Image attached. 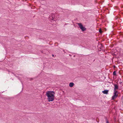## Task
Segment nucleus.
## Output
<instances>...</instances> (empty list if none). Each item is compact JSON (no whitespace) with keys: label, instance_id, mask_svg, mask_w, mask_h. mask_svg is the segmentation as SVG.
<instances>
[{"label":"nucleus","instance_id":"obj_12","mask_svg":"<svg viewBox=\"0 0 123 123\" xmlns=\"http://www.w3.org/2000/svg\"><path fill=\"white\" fill-rule=\"evenodd\" d=\"M106 123H109V122L107 120V119L106 120Z\"/></svg>","mask_w":123,"mask_h":123},{"label":"nucleus","instance_id":"obj_7","mask_svg":"<svg viewBox=\"0 0 123 123\" xmlns=\"http://www.w3.org/2000/svg\"><path fill=\"white\" fill-rule=\"evenodd\" d=\"M74 85V84L73 83L71 82L69 84V86L71 87H72Z\"/></svg>","mask_w":123,"mask_h":123},{"label":"nucleus","instance_id":"obj_3","mask_svg":"<svg viewBox=\"0 0 123 123\" xmlns=\"http://www.w3.org/2000/svg\"><path fill=\"white\" fill-rule=\"evenodd\" d=\"M55 17V16L54 14V13H52L50 15L49 18L50 20H53L54 19Z\"/></svg>","mask_w":123,"mask_h":123},{"label":"nucleus","instance_id":"obj_6","mask_svg":"<svg viewBox=\"0 0 123 123\" xmlns=\"http://www.w3.org/2000/svg\"><path fill=\"white\" fill-rule=\"evenodd\" d=\"M109 91L108 90H105L102 91V92L104 94H107Z\"/></svg>","mask_w":123,"mask_h":123},{"label":"nucleus","instance_id":"obj_2","mask_svg":"<svg viewBox=\"0 0 123 123\" xmlns=\"http://www.w3.org/2000/svg\"><path fill=\"white\" fill-rule=\"evenodd\" d=\"M77 24L82 31H84L86 30V28L83 27L81 23H78Z\"/></svg>","mask_w":123,"mask_h":123},{"label":"nucleus","instance_id":"obj_4","mask_svg":"<svg viewBox=\"0 0 123 123\" xmlns=\"http://www.w3.org/2000/svg\"><path fill=\"white\" fill-rule=\"evenodd\" d=\"M114 91H117L116 90H117L119 88L118 86L116 84H114Z\"/></svg>","mask_w":123,"mask_h":123},{"label":"nucleus","instance_id":"obj_5","mask_svg":"<svg viewBox=\"0 0 123 123\" xmlns=\"http://www.w3.org/2000/svg\"><path fill=\"white\" fill-rule=\"evenodd\" d=\"M113 95L118 96V92L117 91H114Z\"/></svg>","mask_w":123,"mask_h":123},{"label":"nucleus","instance_id":"obj_9","mask_svg":"<svg viewBox=\"0 0 123 123\" xmlns=\"http://www.w3.org/2000/svg\"><path fill=\"white\" fill-rule=\"evenodd\" d=\"M113 75H116V71H114L113 73Z\"/></svg>","mask_w":123,"mask_h":123},{"label":"nucleus","instance_id":"obj_8","mask_svg":"<svg viewBox=\"0 0 123 123\" xmlns=\"http://www.w3.org/2000/svg\"><path fill=\"white\" fill-rule=\"evenodd\" d=\"M117 97V96L113 95L112 97V99L113 100L115 99Z\"/></svg>","mask_w":123,"mask_h":123},{"label":"nucleus","instance_id":"obj_11","mask_svg":"<svg viewBox=\"0 0 123 123\" xmlns=\"http://www.w3.org/2000/svg\"><path fill=\"white\" fill-rule=\"evenodd\" d=\"M99 32L100 33H102V31H101V30H99Z\"/></svg>","mask_w":123,"mask_h":123},{"label":"nucleus","instance_id":"obj_10","mask_svg":"<svg viewBox=\"0 0 123 123\" xmlns=\"http://www.w3.org/2000/svg\"><path fill=\"white\" fill-rule=\"evenodd\" d=\"M100 49L101 50H103V48L102 46V45H101V47L100 48Z\"/></svg>","mask_w":123,"mask_h":123},{"label":"nucleus","instance_id":"obj_1","mask_svg":"<svg viewBox=\"0 0 123 123\" xmlns=\"http://www.w3.org/2000/svg\"><path fill=\"white\" fill-rule=\"evenodd\" d=\"M55 92L53 91H49L46 92V95L47 97V99L49 102H52L54 100Z\"/></svg>","mask_w":123,"mask_h":123},{"label":"nucleus","instance_id":"obj_13","mask_svg":"<svg viewBox=\"0 0 123 123\" xmlns=\"http://www.w3.org/2000/svg\"><path fill=\"white\" fill-rule=\"evenodd\" d=\"M52 56H54V55H52Z\"/></svg>","mask_w":123,"mask_h":123}]
</instances>
